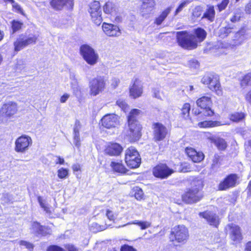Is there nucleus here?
Segmentation results:
<instances>
[{
    "mask_svg": "<svg viewBox=\"0 0 251 251\" xmlns=\"http://www.w3.org/2000/svg\"><path fill=\"white\" fill-rule=\"evenodd\" d=\"M196 103L201 110H195L194 115L197 117L198 121H202L198 123L199 127L208 128L224 125L220 121L205 120L213 117L215 114L211 108L212 100L211 97L202 96L197 100Z\"/></svg>",
    "mask_w": 251,
    "mask_h": 251,
    "instance_id": "1",
    "label": "nucleus"
},
{
    "mask_svg": "<svg viewBox=\"0 0 251 251\" xmlns=\"http://www.w3.org/2000/svg\"><path fill=\"white\" fill-rule=\"evenodd\" d=\"M207 32L201 27L193 29L191 33L187 30L177 31L176 33V41L178 45L187 50H193L199 46V43L205 40Z\"/></svg>",
    "mask_w": 251,
    "mask_h": 251,
    "instance_id": "2",
    "label": "nucleus"
},
{
    "mask_svg": "<svg viewBox=\"0 0 251 251\" xmlns=\"http://www.w3.org/2000/svg\"><path fill=\"white\" fill-rule=\"evenodd\" d=\"M141 112L140 110L133 108L129 111L126 117L127 128L125 138L130 143L139 141L142 137L143 127L138 120V116Z\"/></svg>",
    "mask_w": 251,
    "mask_h": 251,
    "instance_id": "3",
    "label": "nucleus"
},
{
    "mask_svg": "<svg viewBox=\"0 0 251 251\" xmlns=\"http://www.w3.org/2000/svg\"><path fill=\"white\" fill-rule=\"evenodd\" d=\"M190 187L181 195L182 201L187 204L196 203L203 197L202 191L204 184L202 178L196 176L189 181Z\"/></svg>",
    "mask_w": 251,
    "mask_h": 251,
    "instance_id": "4",
    "label": "nucleus"
},
{
    "mask_svg": "<svg viewBox=\"0 0 251 251\" xmlns=\"http://www.w3.org/2000/svg\"><path fill=\"white\" fill-rule=\"evenodd\" d=\"M201 82L217 95H223V88L220 83V77L218 75L213 73L207 74L203 76Z\"/></svg>",
    "mask_w": 251,
    "mask_h": 251,
    "instance_id": "5",
    "label": "nucleus"
},
{
    "mask_svg": "<svg viewBox=\"0 0 251 251\" xmlns=\"http://www.w3.org/2000/svg\"><path fill=\"white\" fill-rule=\"evenodd\" d=\"M189 234L188 229L183 225L175 226L170 231L169 238L173 244L175 243L183 244L189 239Z\"/></svg>",
    "mask_w": 251,
    "mask_h": 251,
    "instance_id": "6",
    "label": "nucleus"
},
{
    "mask_svg": "<svg viewBox=\"0 0 251 251\" xmlns=\"http://www.w3.org/2000/svg\"><path fill=\"white\" fill-rule=\"evenodd\" d=\"M125 161L130 169L138 168L141 163L140 155L135 148L131 146L127 148L125 153Z\"/></svg>",
    "mask_w": 251,
    "mask_h": 251,
    "instance_id": "7",
    "label": "nucleus"
},
{
    "mask_svg": "<svg viewBox=\"0 0 251 251\" xmlns=\"http://www.w3.org/2000/svg\"><path fill=\"white\" fill-rule=\"evenodd\" d=\"M121 125L120 117L115 113L104 115L99 122V126L102 129H112L118 128Z\"/></svg>",
    "mask_w": 251,
    "mask_h": 251,
    "instance_id": "8",
    "label": "nucleus"
},
{
    "mask_svg": "<svg viewBox=\"0 0 251 251\" xmlns=\"http://www.w3.org/2000/svg\"><path fill=\"white\" fill-rule=\"evenodd\" d=\"M87 11L92 22L96 25L99 26L103 20L100 2L98 0H93L88 4Z\"/></svg>",
    "mask_w": 251,
    "mask_h": 251,
    "instance_id": "9",
    "label": "nucleus"
},
{
    "mask_svg": "<svg viewBox=\"0 0 251 251\" xmlns=\"http://www.w3.org/2000/svg\"><path fill=\"white\" fill-rule=\"evenodd\" d=\"M152 140L156 143L165 141L170 135L167 127L160 122H155L152 125Z\"/></svg>",
    "mask_w": 251,
    "mask_h": 251,
    "instance_id": "10",
    "label": "nucleus"
},
{
    "mask_svg": "<svg viewBox=\"0 0 251 251\" xmlns=\"http://www.w3.org/2000/svg\"><path fill=\"white\" fill-rule=\"evenodd\" d=\"M18 111V104L16 102L11 101L4 103L0 108V122L13 118Z\"/></svg>",
    "mask_w": 251,
    "mask_h": 251,
    "instance_id": "11",
    "label": "nucleus"
},
{
    "mask_svg": "<svg viewBox=\"0 0 251 251\" xmlns=\"http://www.w3.org/2000/svg\"><path fill=\"white\" fill-rule=\"evenodd\" d=\"M79 52L85 62L90 65L96 64L99 60V55L94 49L87 44L80 47Z\"/></svg>",
    "mask_w": 251,
    "mask_h": 251,
    "instance_id": "12",
    "label": "nucleus"
},
{
    "mask_svg": "<svg viewBox=\"0 0 251 251\" xmlns=\"http://www.w3.org/2000/svg\"><path fill=\"white\" fill-rule=\"evenodd\" d=\"M38 38V36L36 35L26 36L23 34H21L13 43L14 51L18 52L28 45L35 44Z\"/></svg>",
    "mask_w": 251,
    "mask_h": 251,
    "instance_id": "13",
    "label": "nucleus"
},
{
    "mask_svg": "<svg viewBox=\"0 0 251 251\" xmlns=\"http://www.w3.org/2000/svg\"><path fill=\"white\" fill-rule=\"evenodd\" d=\"M153 176L160 179H166L175 173V171L170 168L165 163L157 164L152 170Z\"/></svg>",
    "mask_w": 251,
    "mask_h": 251,
    "instance_id": "14",
    "label": "nucleus"
},
{
    "mask_svg": "<svg viewBox=\"0 0 251 251\" xmlns=\"http://www.w3.org/2000/svg\"><path fill=\"white\" fill-rule=\"evenodd\" d=\"M89 94L95 96L101 93L105 88V80L103 77L98 76L92 78L89 82Z\"/></svg>",
    "mask_w": 251,
    "mask_h": 251,
    "instance_id": "15",
    "label": "nucleus"
},
{
    "mask_svg": "<svg viewBox=\"0 0 251 251\" xmlns=\"http://www.w3.org/2000/svg\"><path fill=\"white\" fill-rule=\"evenodd\" d=\"M31 138L26 135H22L18 137L15 142V151L17 152L24 153L27 151L32 145Z\"/></svg>",
    "mask_w": 251,
    "mask_h": 251,
    "instance_id": "16",
    "label": "nucleus"
},
{
    "mask_svg": "<svg viewBox=\"0 0 251 251\" xmlns=\"http://www.w3.org/2000/svg\"><path fill=\"white\" fill-rule=\"evenodd\" d=\"M227 229L230 230L229 238L234 244H239L242 242L243 236L241 229L239 226L232 223L228 224L225 229Z\"/></svg>",
    "mask_w": 251,
    "mask_h": 251,
    "instance_id": "17",
    "label": "nucleus"
},
{
    "mask_svg": "<svg viewBox=\"0 0 251 251\" xmlns=\"http://www.w3.org/2000/svg\"><path fill=\"white\" fill-rule=\"evenodd\" d=\"M50 5L55 11H60L64 9L71 11L74 8V0H50Z\"/></svg>",
    "mask_w": 251,
    "mask_h": 251,
    "instance_id": "18",
    "label": "nucleus"
},
{
    "mask_svg": "<svg viewBox=\"0 0 251 251\" xmlns=\"http://www.w3.org/2000/svg\"><path fill=\"white\" fill-rule=\"evenodd\" d=\"M238 178L237 175L235 174H230L226 176L219 184L218 190L219 191H225L235 187L236 185Z\"/></svg>",
    "mask_w": 251,
    "mask_h": 251,
    "instance_id": "19",
    "label": "nucleus"
},
{
    "mask_svg": "<svg viewBox=\"0 0 251 251\" xmlns=\"http://www.w3.org/2000/svg\"><path fill=\"white\" fill-rule=\"evenodd\" d=\"M101 27L104 33L109 37H118L122 34L120 27L116 25L103 22Z\"/></svg>",
    "mask_w": 251,
    "mask_h": 251,
    "instance_id": "20",
    "label": "nucleus"
},
{
    "mask_svg": "<svg viewBox=\"0 0 251 251\" xmlns=\"http://www.w3.org/2000/svg\"><path fill=\"white\" fill-rule=\"evenodd\" d=\"M185 153L189 159L195 163H201L205 158V155L202 151H197L190 147L185 148Z\"/></svg>",
    "mask_w": 251,
    "mask_h": 251,
    "instance_id": "21",
    "label": "nucleus"
},
{
    "mask_svg": "<svg viewBox=\"0 0 251 251\" xmlns=\"http://www.w3.org/2000/svg\"><path fill=\"white\" fill-rule=\"evenodd\" d=\"M123 148L119 143L110 142L105 146L104 150V153L110 156H117L122 153Z\"/></svg>",
    "mask_w": 251,
    "mask_h": 251,
    "instance_id": "22",
    "label": "nucleus"
},
{
    "mask_svg": "<svg viewBox=\"0 0 251 251\" xmlns=\"http://www.w3.org/2000/svg\"><path fill=\"white\" fill-rule=\"evenodd\" d=\"M199 216L204 218L210 226L215 228L218 227L220 221L218 216L216 214L213 213L211 211H204L200 212Z\"/></svg>",
    "mask_w": 251,
    "mask_h": 251,
    "instance_id": "23",
    "label": "nucleus"
},
{
    "mask_svg": "<svg viewBox=\"0 0 251 251\" xmlns=\"http://www.w3.org/2000/svg\"><path fill=\"white\" fill-rule=\"evenodd\" d=\"M139 80L136 78L129 87V96L133 99L139 98L143 94V87L139 84Z\"/></svg>",
    "mask_w": 251,
    "mask_h": 251,
    "instance_id": "24",
    "label": "nucleus"
},
{
    "mask_svg": "<svg viewBox=\"0 0 251 251\" xmlns=\"http://www.w3.org/2000/svg\"><path fill=\"white\" fill-rule=\"evenodd\" d=\"M156 2L155 0H142L140 6V11L143 17H149L151 12L155 8Z\"/></svg>",
    "mask_w": 251,
    "mask_h": 251,
    "instance_id": "25",
    "label": "nucleus"
},
{
    "mask_svg": "<svg viewBox=\"0 0 251 251\" xmlns=\"http://www.w3.org/2000/svg\"><path fill=\"white\" fill-rule=\"evenodd\" d=\"M32 227L37 234L41 235L42 236L50 235L52 232L50 227L49 226H42L40 223L37 221L33 222Z\"/></svg>",
    "mask_w": 251,
    "mask_h": 251,
    "instance_id": "26",
    "label": "nucleus"
},
{
    "mask_svg": "<svg viewBox=\"0 0 251 251\" xmlns=\"http://www.w3.org/2000/svg\"><path fill=\"white\" fill-rule=\"evenodd\" d=\"M110 167L112 171L119 174H126L128 172V169L123 163L122 161L119 162L112 161L110 163Z\"/></svg>",
    "mask_w": 251,
    "mask_h": 251,
    "instance_id": "27",
    "label": "nucleus"
},
{
    "mask_svg": "<svg viewBox=\"0 0 251 251\" xmlns=\"http://www.w3.org/2000/svg\"><path fill=\"white\" fill-rule=\"evenodd\" d=\"M210 141L212 143L214 144L220 151H226L227 147V143L225 139L222 138H212L210 139Z\"/></svg>",
    "mask_w": 251,
    "mask_h": 251,
    "instance_id": "28",
    "label": "nucleus"
},
{
    "mask_svg": "<svg viewBox=\"0 0 251 251\" xmlns=\"http://www.w3.org/2000/svg\"><path fill=\"white\" fill-rule=\"evenodd\" d=\"M24 27V23L20 20H13L10 22V32L11 35L22 30Z\"/></svg>",
    "mask_w": 251,
    "mask_h": 251,
    "instance_id": "29",
    "label": "nucleus"
},
{
    "mask_svg": "<svg viewBox=\"0 0 251 251\" xmlns=\"http://www.w3.org/2000/svg\"><path fill=\"white\" fill-rule=\"evenodd\" d=\"M172 7L169 6L163 10L154 20L153 24L156 25H160L164 22L168 15L170 13Z\"/></svg>",
    "mask_w": 251,
    "mask_h": 251,
    "instance_id": "30",
    "label": "nucleus"
},
{
    "mask_svg": "<svg viewBox=\"0 0 251 251\" xmlns=\"http://www.w3.org/2000/svg\"><path fill=\"white\" fill-rule=\"evenodd\" d=\"M103 10L105 14L112 16L118 13L117 8L114 3L110 1L106 2L103 5Z\"/></svg>",
    "mask_w": 251,
    "mask_h": 251,
    "instance_id": "31",
    "label": "nucleus"
},
{
    "mask_svg": "<svg viewBox=\"0 0 251 251\" xmlns=\"http://www.w3.org/2000/svg\"><path fill=\"white\" fill-rule=\"evenodd\" d=\"M246 114L243 112H234L228 116L229 120L233 123H238L246 117Z\"/></svg>",
    "mask_w": 251,
    "mask_h": 251,
    "instance_id": "32",
    "label": "nucleus"
},
{
    "mask_svg": "<svg viewBox=\"0 0 251 251\" xmlns=\"http://www.w3.org/2000/svg\"><path fill=\"white\" fill-rule=\"evenodd\" d=\"M215 16V11L214 6L208 5L205 12L204 13L201 18H205L210 22H213L214 20Z\"/></svg>",
    "mask_w": 251,
    "mask_h": 251,
    "instance_id": "33",
    "label": "nucleus"
},
{
    "mask_svg": "<svg viewBox=\"0 0 251 251\" xmlns=\"http://www.w3.org/2000/svg\"><path fill=\"white\" fill-rule=\"evenodd\" d=\"M239 82L241 88H245L247 86H251V71L244 75Z\"/></svg>",
    "mask_w": 251,
    "mask_h": 251,
    "instance_id": "34",
    "label": "nucleus"
},
{
    "mask_svg": "<svg viewBox=\"0 0 251 251\" xmlns=\"http://www.w3.org/2000/svg\"><path fill=\"white\" fill-rule=\"evenodd\" d=\"M232 27L225 26L221 28L218 32V36L221 39L226 38L231 32L233 29Z\"/></svg>",
    "mask_w": 251,
    "mask_h": 251,
    "instance_id": "35",
    "label": "nucleus"
},
{
    "mask_svg": "<svg viewBox=\"0 0 251 251\" xmlns=\"http://www.w3.org/2000/svg\"><path fill=\"white\" fill-rule=\"evenodd\" d=\"M191 105L188 102L183 104L181 109L180 116L184 119H187L189 117Z\"/></svg>",
    "mask_w": 251,
    "mask_h": 251,
    "instance_id": "36",
    "label": "nucleus"
},
{
    "mask_svg": "<svg viewBox=\"0 0 251 251\" xmlns=\"http://www.w3.org/2000/svg\"><path fill=\"white\" fill-rule=\"evenodd\" d=\"M132 193L135 198L138 201H141L144 198V194L142 189L138 187H133L131 190Z\"/></svg>",
    "mask_w": 251,
    "mask_h": 251,
    "instance_id": "37",
    "label": "nucleus"
},
{
    "mask_svg": "<svg viewBox=\"0 0 251 251\" xmlns=\"http://www.w3.org/2000/svg\"><path fill=\"white\" fill-rule=\"evenodd\" d=\"M179 166L178 171L181 173H188L192 170L190 164L187 162H180Z\"/></svg>",
    "mask_w": 251,
    "mask_h": 251,
    "instance_id": "38",
    "label": "nucleus"
},
{
    "mask_svg": "<svg viewBox=\"0 0 251 251\" xmlns=\"http://www.w3.org/2000/svg\"><path fill=\"white\" fill-rule=\"evenodd\" d=\"M202 11V10L201 8L199 6L196 7L194 8L191 15V20L193 22H196L198 18L201 17Z\"/></svg>",
    "mask_w": 251,
    "mask_h": 251,
    "instance_id": "39",
    "label": "nucleus"
},
{
    "mask_svg": "<svg viewBox=\"0 0 251 251\" xmlns=\"http://www.w3.org/2000/svg\"><path fill=\"white\" fill-rule=\"evenodd\" d=\"M69 171L67 169L61 168L57 171L58 177L60 179H64L68 177Z\"/></svg>",
    "mask_w": 251,
    "mask_h": 251,
    "instance_id": "40",
    "label": "nucleus"
},
{
    "mask_svg": "<svg viewBox=\"0 0 251 251\" xmlns=\"http://www.w3.org/2000/svg\"><path fill=\"white\" fill-rule=\"evenodd\" d=\"M37 200L40 206L44 209V210L47 213L50 214L51 213V211L50 208L48 206L47 204H46L44 202L41 197L39 196L37 198Z\"/></svg>",
    "mask_w": 251,
    "mask_h": 251,
    "instance_id": "41",
    "label": "nucleus"
},
{
    "mask_svg": "<svg viewBox=\"0 0 251 251\" xmlns=\"http://www.w3.org/2000/svg\"><path fill=\"white\" fill-rule=\"evenodd\" d=\"M230 0H222L219 3L217 4L216 7L219 12L225 10L229 4Z\"/></svg>",
    "mask_w": 251,
    "mask_h": 251,
    "instance_id": "42",
    "label": "nucleus"
},
{
    "mask_svg": "<svg viewBox=\"0 0 251 251\" xmlns=\"http://www.w3.org/2000/svg\"><path fill=\"white\" fill-rule=\"evenodd\" d=\"M116 104L125 111L128 108V104L122 99H118L116 102Z\"/></svg>",
    "mask_w": 251,
    "mask_h": 251,
    "instance_id": "43",
    "label": "nucleus"
},
{
    "mask_svg": "<svg viewBox=\"0 0 251 251\" xmlns=\"http://www.w3.org/2000/svg\"><path fill=\"white\" fill-rule=\"evenodd\" d=\"M19 244L21 246H25L30 251H32L34 247V246L32 243L24 240L20 241Z\"/></svg>",
    "mask_w": 251,
    "mask_h": 251,
    "instance_id": "44",
    "label": "nucleus"
},
{
    "mask_svg": "<svg viewBox=\"0 0 251 251\" xmlns=\"http://www.w3.org/2000/svg\"><path fill=\"white\" fill-rule=\"evenodd\" d=\"M105 215L107 218L111 221L115 222L117 219V214L109 209L106 210Z\"/></svg>",
    "mask_w": 251,
    "mask_h": 251,
    "instance_id": "45",
    "label": "nucleus"
},
{
    "mask_svg": "<svg viewBox=\"0 0 251 251\" xmlns=\"http://www.w3.org/2000/svg\"><path fill=\"white\" fill-rule=\"evenodd\" d=\"M80 127L79 122H76L75 124V126L74 128V139L76 141L79 140V129Z\"/></svg>",
    "mask_w": 251,
    "mask_h": 251,
    "instance_id": "46",
    "label": "nucleus"
},
{
    "mask_svg": "<svg viewBox=\"0 0 251 251\" xmlns=\"http://www.w3.org/2000/svg\"><path fill=\"white\" fill-rule=\"evenodd\" d=\"M188 3L187 1H182L178 6V7L176 9L175 12H174V15L176 16L180 12H181L183 7H185L187 3Z\"/></svg>",
    "mask_w": 251,
    "mask_h": 251,
    "instance_id": "47",
    "label": "nucleus"
},
{
    "mask_svg": "<svg viewBox=\"0 0 251 251\" xmlns=\"http://www.w3.org/2000/svg\"><path fill=\"white\" fill-rule=\"evenodd\" d=\"M46 251H65L62 248L55 245L49 246Z\"/></svg>",
    "mask_w": 251,
    "mask_h": 251,
    "instance_id": "48",
    "label": "nucleus"
},
{
    "mask_svg": "<svg viewBox=\"0 0 251 251\" xmlns=\"http://www.w3.org/2000/svg\"><path fill=\"white\" fill-rule=\"evenodd\" d=\"M11 3L12 4V8L13 10H15L16 12L21 14H24V11L23 9L18 3L15 2L14 0V2Z\"/></svg>",
    "mask_w": 251,
    "mask_h": 251,
    "instance_id": "49",
    "label": "nucleus"
},
{
    "mask_svg": "<svg viewBox=\"0 0 251 251\" xmlns=\"http://www.w3.org/2000/svg\"><path fill=\"white\" fill-rule=\"evenodd\" d=\"M246 34V29L245 27H242L235 33V37L239 38L244 37Z\"/></svg>",
    "mask_w": 251,
    "mask_h": 251,
    "instance_id": "50",
    "label": "nucleus"
},
{
    "mask_svg": "<svg viewBox=\"0 0 251 251\" xmlns=\"http://www.w3.org/2000/svg\"><path fill=\"white\" fill-rule=\"evenodd\" d=\"M120 251H137V250L131 246L124 244L121 246Z\"/></svg>",
    "mask_w": 251,
    "mask_h": 251,
    "instance_id": "51",
    "label": "nucleus"
},
{
    "mask_svg": "<svg viewBox=\"0 0 251 251\" xmlns=\"http://www.w3.org/2000/svg\"><path fill=\"white\" fill-rule=\"evenodd\" d=\"M137 225L140 227L141 229H145L150 226V224L144 221H139L137 222Z\"/></svg>",
    "mask_w": 251,
    "mask_h": 251,
    "instance_id": "52",
    "label": "nucleus"
},
{
    "mask_svg": "<svg viewBox=\"0 0 251 251\" xmlns=\"http://www.w3.org/2000/svg\"><path fill=\"white\" fill-rule=\"evenodd\" d=\"M221 160V157L218 154H215L214 155V158L212 160V165L216 166L218 164H220Z\"/></svg>",
    "mask_w": 251,
    "mask_h": 251,
    "instance_id": "53",
    "label": "nucleus"
},
{
    "mask_svg": "<svg viewBox=\"0 0 251 251\" xmlns=\"http://www.w3.org/2000/svg\"><path fill=\"white\" fill-rule=\"evenodd\" d=\"M65 248L67 251H78L77 248L72 244H67L65 245Z\"/></svg>",
    "mask_w": 251,
    "mask_h": 251,
    "instance_id": "54",
    "label": "nucleus"
},
{
    "mask_svg": "<svg viewBox=\"0 0 251 251\" xmlns=\"http://www.w3.org/2000/svg\"><path fill=\"white\" fill-rule=\"evenodd\" d=\"M245 11L246 14H251V0L246 4L245 7Z\"/></svg>",
    "mask_w": 251,
    "mask_h": 251,
    "instance_id": "55",
    "label": "nucleus"
},
{
    "mask_svg": "<svg viewBox=\"0 0 251 251\" xmlns=\"http://www.w3.org/2000/svg\"><path fill=\"white\" fill-rule=\"evenodd\" d=\"M81 167L80 164H75L72 165V170L74 172L81 171Z\"/></svg>",
    "mask_w": 251,
    "mask_h": 251,
    "instance_id": "56",
    "label": "nucleus"
},
{
    "mask_svg": "<svg viewBox=\"0 0 251 251\" xmlns=\"http://www.w3.org/2000/svg\"><path fill=\"white\" fill-rule=\"evenodd\" d=\"M69 97V95L67 94H63L60 98V101L61 103H64L66 101Z\"/></svg>",
    "mask_w": 251,
    "mask_h": 251,
    "instance_id": "57",
    "label": "nucleus"
},
{
    "mask_svg": "<svg viewBox=\"0 0 251 251\" xmlns=\"http://www.w3.org/2000/svg\"><path fill=\"white\" fill-rule=\"evenodd\" d=\"M120 83L119 79H114L112 80V82L111 83V86L113 88L115 89L119 85Z\"/></svg>",
    "mask_w": 251,
    "mask_h": 251,
    "instance_id": "58",
    "label": "nucleus"
},
{
    "mask_svg": "<svg viewBox=\"0 0 251 251\" xmlns=\"http://www.w3.org/2000/svg\"><path fill=\"white\" fill-rule=\"evenodd\" d=\"M57 160L55 162L56 164H60V165H63L65 163V160L63 158L61 157L60 156H57Z\"/></svg>",
    "mask_w": 251,
    "mask_h": 251,
    "instance_id": "59",
    "label": "nucleus"
},
{
    "mask_svg": "<svg viewBox=\"0 0 251 251\" xmlns=\"http://www.w3.org/2000/svg\"><path fill=\"white\" fill-rule=\"evenodd\" d=\"M247 195L248 197H251V180L249 181L247 187Z\"/></svg>",
    "mask_w": 251,
    "mask_h": 251,
    "instance_id": "60",
    "label": "nucleus"
},
{
    "mask_svg": "<svg viewBox=\"0 0 251 251\" xmlns=\"http://www.w3.org/2000/svg\"><path fill=\"white\" fill-rule=\"evenodd\" d=\"M240 17L237 15H234L230 19V21L232 23H235L240 21Z\"/></svg>",
    "mask_w": 251,
    "mask_h": 251,
    "instance_id": "61",
    "label": "nucleus"
},
{
    "mask_svg": "<svg viewBox=\"0 0 251 251\" xmlns=\"http://www.w3.org/2000/svg\"><path fill=\"white\" fill-rule=\"evenodd\" d=\"M245 251H251V241L247 242L245 248Z\"/></svg>",
    "mask_w": 251,
    "mask_h": 251,
    "instance_id": "62",
    "label": "nucleus"
},
{
    "mask_svg": "<svg viewBox=\"0 0 251 251\" xmlns=\"http://www.w3.org/2000/svg\"><path fill=\"white\" fill-rule=\"evenodd\" d=\"M115 15L116 16L114 19V21L115 22H117V23L121 22L122 21L121 16L120 15H119V14H118V13L116 15Z\"/></svg>",
    "mask_w": 251,
    "mask_h": 251,
    "instance_id": "63",
    "label": "nucleus"
},
{
    "mask_svg": "<svg viewBox=\"0 0 251 251\" xmlns=\"http://www.w3.org/2000/svg\"><path fill=\"white\" fill-rule=\"evenodd\" d=\"M4 37V33L2 31L0 30V41H1Z\"/></svg>",
    "mask_w": 251,
    "mask_h": 251,
    "instance_id": "64",
    "label": "nucleus"
}]
</instances>
